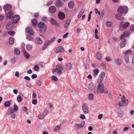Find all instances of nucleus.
<instances>
[{
    "instance_id": "obj_1",
    "label": "nucleus",
    "mask_w": 134,
    "mask_h": 134,
    "mask_svg": "<svg viewBox=\"0 0 134 134\" xmlns=\"http://www.w3.org/2000/svg\"><path fill=\"white\" fill-rule=\"evenodd\" d=\"M121 101H119L116 104L119 106H125L128 104L129 103L128 100L125 99V97L123 95L121 98Z\"/></svg>"
},
{
    "instance_id": "obj_2",
    "label": "nucleus",
    "mask_w": 134,
    "mask_h": 134,
    "mask_svg": "<svg viewBox=\"0 0 134 134\" xmlns=\"http://www.w3.org/2000/svg\"><path fill=\"white\" fill-rule=\"evenodd\" d=\"M121 101H119L116 104L119 106H125L128 104L129 103L128 100L125 99V97L123 95L121 98Z\"/></svg>"
},
{
    "instance_id": "obj_3",
    "label": "nucleus",
    "mask_w": 134,
    "mask_h": 134,
    "mask_svg": "<svg viewBox=\"0 0 134 134\" xmlns=\"http://www.w3.org/2000/svg\"><path fill=\"white\" fill-rule=\"evenodd\" d=\"M38 26L39 28V31L41 33H44L45 32L47 27L46 25L44 23H39L38 24Z\"/></svg>"
},
{
    "instance_id": "obj_4",
    "label": "nucleus",
    "mask_w": 134,
    "mask_h": 134,
    "mask_svg": "<svg viewBox=\"0 0 134 134\" xmlns=\"http://www.w3.org/2000/svg\"><path fill=\"white\" fill-rule=\"evenodd\" d=\"M129 9L126 6H121L120 7L117 9V12L120 14H126Z\"/></svg>"
},
{
    "instance_id": "obj_5",
    "label": "nucleus",
    "mask_w": 134,
    "mask_h": 134,
    "mask_svg": "<svg viewBox=\"0 0 134 134\" xmlns=\"http://www.w3.org/2000/svg\"><path fill=\"white\" fill-rule=\"evenodd\" d=\"M104 85L102 82H100L98 85L97 88V91H96L94 92L95 93H98L99 92L102 93L104 89Z\"/></svg>"
},
{
    "instance_id": "obj_6",
    "label": "nucleus",
    "mask_w": 134,
    "mask_h": 134,
    "mask_svg": "<svg viewBox=\"0 0 134 134\" xmlns=\"http://www.w3.org/2000/svg\"><path fill=\"white\" fill-rule=\"evenodd\" d=\"M56 69L54 70L58 74L60 75L64 69L63 67L61 65H57L56 66Z\"/></svg>"
},
{
    "instance_id": "obj_7",
    "label": "nucleus",
    "mask_w": 134,
    "mask_h": 134,
    "mask_svg": "<svg viewBox=\"0 0 134 134\" xmlns=\"http://www.w3.org/2000/svg\"><path fill=\"white\" fill-rule=\"evenodd\" d=\"M130 24V23L127 22L125 23L124 24H120L119 26V29L120 30H125L126 28L128 27Z\"/></svg>"
},
{
    "instance_id": "obj_8",
    "label": "nucleus",
    "mask_w": 134,
    "mask_h": 134,
    "mask_svg": "<svg viewBox=\"0 0 134 134\" xmlns=\"http://www.w3.org/2000/svg\"><path fill=\"white\" fill-rule=\"evenodd\" d=\"M82 109L83 112L85 114H87L89 113L88 106L86 103H84L82 105Z\"/></svg>"
},
{
    "instance_id": "obj_9",
    "label": "nucleus",
    "mask_w": 134,
    "mask_h": 134,
    "mask_svg": "<svg viewBox=\"0 0 134 134\" xmlns=\"http://www.w3.org/2000/svg\"><path fill=\"white\" fill-rule=\"evenodd\" d=\"M65 51V49L62 46H59L57 47L55 53L57 54L59 53H62Z\"/></svg>"
},
{
    "instance_id": "obj_10",
    "label": "nucleus",
    "mask_w": 134,
    "mask_h": 134,
    "mask_svg": "<svg viewBox=\"0 0 134 134\" xmlns=\"http://www.w3.org/2000/svg\"><path fill=\"white\" fill-rule=\"evenodd\" d=\"M26 32L31 35H32L35 34V32L33 29L30 27L27 28L25 30Z\"/></svg>"
},
{
    "instance_id": "obj_11",
    "label": "nucleus",
    "mask_w": 134,
    "mask_h": 134,
    "mask_svg": "<svg viewBox=\"0 0 134 134\" xmlns=\"http://www.w3.org/2000/svg\"><path fill=\"white\" fill-rule=\"evenodd\" d=\"M54 4L56 7L59 8L63 5V3L61 0H56L54 2Z\"/></svg>"
},
{
    "instance_id": "obj_12",
    "label": "nucleus",
    "mask_w": 134,
    "mask_h": 134,
    "mask_svg": "<svg viewBox=\"0 0 134 134\" xmlns=\"http://www.w3.org/2000/svg\"><path fill=\"white\" fill-rule=\"evenodd\" d=\"M85 124V122L84 121H81L80 124H76V126L79 129L83 128Z\"/></svg>"
},
{
    "instance_id": "obj_13",
    "label": "nucleus",
    "mask_w": 134,
    "mask_h": 134,
    "mask_svg": "<svg viewBox=\"0 0 134 134\" xmlns=\"http://www.w3.org/2000/svg\"><path fill=\"white\" fill-rule=\"evenodd\" d=\"M58 18L60 20H63L65 18V15L63 12H59L58 14Z\"/></svg>"
},
{
    "instance_id": "obj_14",
    "label": "nucleus",
    "mask_w": 134,
    "mask_h": 134,
    "mask_svg": "<svg viewBox=\"0 0 134 134\" xmlns=\"http://www.w3.org/2000/svg\"><path fill=\"white\" fill-rule=\"evenodd\" d=\"M105 73L104 72H102L99 76L98 79V81H99L100 82H101L105 77Z\"/></svg>"
},
{
    "instance_id": "obj_15",
    "label": "nucleus",
    "mask_w": 134,
    "mask_h": 134,
    "mask_svg": "<svg viewBox=\"0 0 134 134\" xmlns=\"http://www.w3.org/2000/svg\"><path fill=\"white\" fill-rule=\"evenodd\" d=\"M116 112L118 113V116L120 117H122L124 115V113L120 109H118L116 110Z\"/></svg>"
},
{
    "instance_id": "obj_16",
    "label": "nucleus",
    "mask_w": 134,
    "mask_h": 134,
    "mask_svg": "<svg viewBox=\"0 0 134 134\" xmlns=\"http://www.w3.org/2000/svg\"><path fill=\"white\" fill-rule=\"evenodd\" d=\"M35 42L36 44H41L43 42V41L40 37L36 38L35 40Z\"/></svg>"
},
{
    "instance_id": "obj_17",
    "label": "nucleus",
    "mask_w": 134,
    "mask_h": 134,
    "mask_svg": "<svg viewBox=\"0 0 134 134\" xmlns=\"http://www.w3.org/2000/svg\"><path fill=\"white\" fill-rule=\"evenodd\" d=\"M14 24L13 22H12V23H11L7 24L6 26L7 29L8 30H12L13 29L14 27Z\"/></svg>"
},
{
    "instance_id": "obj_18",
    "label": "nucleus",
    "mask_w": 134,
    "mask_h": 134,
    "mask_svg": "<svg viewBox=\"0 0 134 134\" xmlns=\"http://www.w3.org/2000/svg\"><path fill=\"white\" fill-rule=\"evenodd\" d=\"M130 32L129 31H125L123 34L120 37V38L121 39L123 38L129 36L130 35Z\"/></svg>"
},
{
    "instance_id": "obj_19",
    "label": "nucleus",
    "mask_w": 134,
    "mask_h": 134,
    "mask_svg": "<svg viewBox=\"0 0 134 134\" xmlns=\"http://www.w3.org/2000/svg\"><path fill=\"white\" fill-rule=\"evenodd\" d=\"M20 19L18 15H15L14 16L12 20L14 24H15Z\"/></svg>"
},
{
    "instance_id": "obj_20",
    "label": "nucleus",
    "mask_w": 134,
    "mask_h": 134,
    "mask_svg": "<svg viewBox=\"0 0 134 134\" xmlns=\"http://www.w3.org/2000/svg\"><path fill=\"white\" fill-rule=\"evenodd\" d=\"M50 12L51 13H55L56 11V8L54 6H51L49 8Z\"/></svg>"
},
{
    "instance_id": "obj_21",
    "label": "nucleus",
    "mask_w": 134,
    "mask_h": 134,
    "mask_svg": "<svg viewBox=\"0 0 134 134\" xmlns=\"http://www.w3.org/2000/svg\"><path fill=\"white\" fill-rule=\"evenodd\" d=\"M12 7V6L9 4H7L4 5L3 7V9L4 10H6L5 13L7 14L8 13V12H7L6 11L10 10Z\"/></svg>"
},
{
    "instance_id": "obj_22",
    "label": "nucleus",
    "mask_w": 134,
    "mask_h": 134,
    "mask_svg": "<svg viewBox=\"0 0 134 134\" xmlns=\"http://www.w3.org/2000/svg\"><path fill=\"white\" fill-rule=\"evenodd\" d=\"M114 61L117 65H120L122 63V61L118 58H115L114 59Z\"/></svg>"
},
{
    "instance_id": "obj_23",
    "label": "nucleus",
    "mask_w": 134,
    "mask_h": 134,
    "mask_svg": "<svg viewBox=\"0 0 134 134\" xmlns=\"http://www.w3.org/2000/svg\"><path fill=\"white\" fill-rule=\"evenodd\" d=\"M115 18L116 19L119 20H122L124 19V18L122 15L118 14H116Z\"/></svg>"
},
{
    "instance_id": "obj_24",
    "label": "nucleus",
    "mask_w": 134,
    "mask_h": 134,
    "mask_svg": "<svg viewBox=\"0 0 134 134\" xmlns=\"http://www.w3.org/2000/svg\"><path fill=\"white\" fill-rule=\"evenodd\" d=\"M87 87L88 89L91 90H93L95 89V86L93 83H91L88 85Z\"/></svg>"
},
{
    "instance_id": "obj_25",
    "label": "nucleus",
    "mask_w": 134,
    "mask_h": 134,
    "mask_svg": "<svg viewBox=\"0 0 134 134\" xmlns=\"http://www.w3.org/2000/svg\"><path fill=\"white\" fill-rule=\"evenodd\" d=\"M126 44V41L125 39H122V41L120 43V45L121 48L124 47Z\"/></svg>"
},
{
    "instance_id": "obj_26",
    "label": "nucleus",
    "mask_w": 134,
    "mask_h": 134,
    "mask_svg": "<svg viewBox=\"0 0 134 134\" xmlns=\"http://www.w3.org/2000/svg\"><path fill=\"white\" fill-rule=\"evenodd\" d=\"M72 64L70 63H69L66 65V67L65 68L67 70H70L72 67Z\"/></svg>"
},
{
    "instance_id": "obj_27",
    "label": "nucleus",
    "mask_w": 134,
    "mask_h": 134,
    "mask_svg": "<svg viewBox=\"0 0 134 134\" xmlns=\"http://www.w3.org/2000/svg\"><path fill=\"white\" fill-rule=\"evenodd\" d=\"M74 5V2L71 1L69 2L68 6L70 9H72L73 8Z\"/></svg>"
},
{
    "instance_id": "obj_28",
    "label": "nucleus",
    "mask_w": 134,
    "mask_h": 134,
    "mask_svg": "<svg viewBox=\"0 0 134 134\" xmlns=\"http://www.w3.org/2000/svg\"><path fill=\"white\" fill-rule=\"evenodd\" d=\"M15 111L13 108H10L8 109L7 114L9 115H10V114L14 113Z\"/></svg>"
},
{
    "instance_id": "obj_29",
    "label": "nucleus",
    "mask_w": 134,
    "mask_h": 134,
    "mask_svg": "<svg viewBox=\"0 0 134 134\" xmlns=\"http://www.w3.org/2000/svg\"><path fill=\"white\" fill-rule=\"evenodd\" d=\"M51 24L53 25H56L57 24V21L53 18L51 19L50 20Z\"/></svg>"
},
{
    "instance_id": "obj_30",
    "label": "nucleus",
    "mask_w": 134,
    "mask_h": 134,
    "mask_svg": "<svg viewBox=\"0 0 134 134\" xmlns=\"http://www.w3.org/2000/svg\"><path fill=\"white\" fill-rule=\"evenodd\" d=\"M32 45L30 44H28L26 46V49L28 51H31L32 50Z\"/></svg>"
},
{
    "instance_id": "obj_31",
    "label": "nucleus",
    "mask_w": 134,
    "mask_h": 134,
    "mask_svg": "<svg viewBox=\"0 0 134 134\" xmlns=\"http://www.w3.org/2000/svg\"><path fill=\"white\" fill-rule=\"evenodd\" d=\"M96 55L97 59L99 60H100L101 59V54L99 52H97Z\"/></svg>"
},
{
    "instance_id": "obj_32",
    "label": "nucleus",
    "mask_w": 134,
    "mask_h": 134,
    "mask_svg": "<svg viewBox=\"0 0 134 134\" xmlns=\"http://www.w3.org/2000/svg\"><path fill=\"white\" fill-rule=\"evenodd\" d=\"M13 12L12 11H10L7 15V18L10 19L13 16Z\"/></svg>"
},
{
    "instance_id": "obj_33",
    "label": "nucleus",
    "mask_w": 134,
    "mask_h": 134,
    "mask_svg": "<svg viewBox=\"0 0 134 134\" xmlns=\"http://www.w3.org/2000/svg\"><path fill=\"white\" fill-rule=\"evenodd\" d=\"M46 116L43 113L42 114H40L38 115V116L39 119L40 120L43 119Z\"/></svg>"
},
{
    "instance_id": "obj_34",
    "label": "nucleus",
    "mask_w": 134,
    "mask_h": 134,
    "mask_svg": "<svg viewBox=\"0 0 134 134\" xmlns=\"http://www.w3.org/2000/svg\"><path fill=\"white\" fill-rule=\"evenodd\" d=\"M50 44V43H49V42H48V41H46L45 42L44 44V45L42 49L43 50H44L46 47Z\"/></svg>"
},
{
    "instance_id": "obj_35",
    "label": "nucleus",
    "mask_w": 134,
    "mask_h": 134,
    "mask_svg": "<svg viewBox=\"0 0 134 134\" xmlns=\"http://www.w3.org/2000/svg\"><path fill=\"white\" fill-rule=\"evenodd\" d=\"M32 25L34 26H36L37 25V20L36 19H34L32 20Z\"/></svg>"
},
{
    "instance_id": "obj_36",
    "label": "nucleus",
    "mask_w": 134,
    "mask_h": 134,
    "mask_svg": "<svg viewBox=\"0 0 134 134\" xmlns=\"http://www.w3.org/2000/svg\"><path fill=\"white\" fill-rule=\"evenodd\" d=\"M113 24V23L111 21H107L106 23V25L108 27L111 26Z\"/></svg>"
},
{
    "instance_id": "obj_37",
    "label": "nucleus",
    "mask_w": 134,
    "mask_h": 134,
    "mask_svg": "<svg viewBox=\"0 0 134 134\" xmlns=\"http://www.w3.org/2000/svg\"><path fill=\"white\" fill-rule=\"evenodd\" d=\"M9 43L11 44H13L14 42V38L13 37H10L9 39Z\"/></svg>"
},
{
    "instance_id": "obj_38",
    "label": "nucleus",
    "mask_w": 134,
    "mask_h": 134,
    "mask_svg": "<svg viewBox=\"0 0 134 134\" xmlns=\"http://www.w3.org/2000/svg\"><path fill=\"white\" fill-rule=\"evenodd\" d=\"M124 59L125 62L127 63H128L129 62V56L128 55H125Z\"/></svg>"
},
{
    "instance_id": "obj_39",
    "label": "nucleus",
    "mask_w": 134,
    "mask_h": 134,
    "mask_svg": "<svg viewBox=\"0 0 134 134\" xmlns=\"http://www.w3.org/2000/svg\"><path fill=\"white\" fill-rule=\"evenodd\" d=\"M99 72V71L98 69H96L93 70V72L95 74V75H94L95 77L97 76Z\"/></svg>"
},
{
    "instance_id": "obj_40",
    "label": "nucleus",
    "mask_w": 134,
    "mask_h": 134,
    "mask_svg": "<svg viewBox=\"0 0 134 134\" xmlns=\"http://www.w3.org/2000/svg\"><path fill=\"white\" fill-rule=\"evenodd\" d=\"M93 94L92 93H90L88 95V99L92 100H93Z\"/></svg>"
},
{
    "instance_id": "obj_41",
    "label": "nucleus",
    "mask_w": 134,
    "mask_h": 134,
    "mask_svg": "<svg viewBox=\"0 0 134 134\" xmlns=\"http://www.w3.org/2000/svg\"><path fill=\"white\" fill-rule=\"evenodd\" d=\"M34 69L36 71H38L39 69V66L38 65L36 64L34 67Z\"/></svg>"
},
{
    "instance_id": "obj_42",
    "label": "nucleus",
    "mask_w": 134,
    "mask_h": 134,
    "mask_svg": "<svg viewBox=\"0 0 134 134\" xmlns=\"http://www.w3.org/2000/svg\"><path fill=\"white\" fill-rule=\"evenodd\" d=\"M15 54L17 55H19L20 53V52L19 49L17 48H15L14 50Z\"/></svg>"
},
{
    "instance_id": "obj_43",
    "label": "nucleus",
    "mask_w": 134,
    "mask_h": 134,
    "mask_svg": "<svg viewBox=\"0 0 134 134\" xmlns=\"http://www.w3.org/2000/svg\"><path fill=\"white\" fill-rule=\"evenodd\" d=\"M60 126L59 125L55 127L54 131L55 132H57L60 129Z\"/></svg>"
},
{
    "instance_id": "obj_44",
    "label": "nucleus",
    "mask_w": 134,
    "mask_h": 134,
    "mask_svg": "<svg viewBox=\"0 0 134 134\" xmlns=\"http://www.w3.org/2000/svg\"><path fill=\"white\" fill-rule=\"evenodd\" d=\"M100 66L103 69H106V66L105 65V64L104 63H102Z\"/></svg>"
},
{
    "instance_id": "obj_45",
    "label": "nucleus",
    "mask_w": 134,
    "mask_h": 134,
    "mask_svg": "<svg viewBox=\"0 0 134 134\" xmlns=\"http://www.w3.org/2000/svg\"><path fill=\"white\" fill-rule=\"evenodd\" d=\"M10 103L9 101H6L4 103V105L6 107H8L9 106Z\"/></svg>"
},
{
    "instance_id": "obj_46",
    "label": "nucleus",
    "mask_w": 134,
    "mask_h": 134,
    "mask_svg": "<svg viewBox=\"0 0 134 134\" xmlns=\"http://www.w3.org/2000/svg\"><path fill=\"white\" fill-rule=\"evenodd\" d=\"M26 38L27 40L30 41H32L34 40L33 38L29 36H27Z\"/></svg>"
},
{
    "instance_id": "obj_47",
    "label": "nucleus",
    "mask_w": 134,
    "mask_h": 134,
    "mask_svg": "<svg viewBox=\"0 0 134 134\" xmlns=\"http://www.w3.org/2000/svg\"><path fill=\"white\" fill-rule=\"evenodd\" d=\"M104 14V9L101 12V15L100 16V18L102 19Z\"/></svg>"
},
{
    "instance_id": "obj_48",
    "label": "nucleus",
    "mask_w": 134,
    "mask_h": 134,
    "mask_svg": "<svg viewBox=\"0 0 134 134\" xmlns=\"http://www.w3.org/2000/svg\"><path fill=\"white\" fill-rule=\"evenodd\" d=\"M132 52V51L131 49H129L125 53V55H126L127 54H130Z\"/></svg>"
},
{
    "instance_id": "obj_49",
    "label": "nucleus",
    "mask_w": 134,
    "mask_h": 134,
    "mask_svg": "<svg viewBox=\"0 0 134 134\" xmlns=\"http://www.w3.org/2000/svg\"><path fill=\"white\" fill-rule=\"evenodd\" d=\"M17 100L18 102H20L22 100L21 97L20 95H19L17 98Z\"/></svg>"
},
{
    "instance_id": "obj_50",
    "label": "nucleus",
    "mask_w": 134,
    "mask_h": 134,
    "mask_svg": "<svg viewBox=\"0 0 134 134\" xmlns=\"http://www.w3.org/2000/svg\"><path fill=\"white\" fill-rule=\"evenodd\" d=\"M42 20L43 21L45 22H47L48 21V19L47 17L44 16L42 18Z\"/></svg>"
},
{
    "instance_id": "obj_51",
    "label": "nucleus",
    "mask_w": 134,
    "mask_h": 134,
    "mask_svg": "<svg viewBox=\"0 0 134 134\" xmlns=\"http://www.w3.org/2000/svg\"><path fill=\"white\" fill-rule=\"evenodd\" d=\"M55 37H53L52 38L51 40H48L49 43L51 44L53 42L55 39Z\"/></svg>"
},
{
    "instance_id": "obj_52",
    "label": "nucleus",
    "mask_w": 134,
    "mask_h": 134,
    "mask_svg": "<svg viewBox=\"0 0 134 134\" xmlns=\"http://www.w3.org/2000/svg\"><path fill=\"white\" fill-rule=\"evenodd\" d=\"M24 54L25 57L26 58L28 59L29 58L30 55L28 53H27L26 52L24 53Z\"/></svg>"
},
{
    "instance_id": "obj_53",
    "label": "nucleus",
    "mask_w": 134,
    "mask_h": 134,
    "mask_svg": "<svg viewBox=\"0 0 134 134\" xmlns=\"http://www.w3.org/2000/svg\"><path fill=\"white\" fill-rule=\"evenodd\" d=\"M84 11L85 9H82L79 12V14L82 16L84 12Z\"/></svg>"
},
{
    "instance_id": "obj_54",
    "label": "nucleus",
    "mask_w": 134,
    "mask_h": 134,
    "mask_svg": "<svg viewBox=\"0 0 134 134\" xmlns=\"http://www.w3.org/2000/svg\"><path fill=\"white\" fill-rule=\"evenodd\" d=\"M80 118L82 120L85 119L86 118L84 114H81L80 116Z\"/></svg>"
},
{
    "instance_id": "obj_55",
    "label": "nucleus",
    "mask_w": 134,
    "mask_h": 134,
    "mask_svg": "<svg viewBox=\"0 0 134 134\" xmlns=\"http://www.w3.org/2000/svg\"><path fill=\"white\" fill-rule=\"evenodd\" d=\"M52 78L53 80L54 81H57L58 80V79L57 77L55 76H52Z\"/></svg>"
},
{
    "instance_id": "obj_56",
    "label": "nucleus",
    "mask_w": 134,
    "mask_h": 134,
    "mask_svg": "<svg viewBox=\"0 0 134 134\" xmlns=\"http://www.w3.org/2000/svg\"><path fill=\"white\" fill-rule=\"evenodd\" d=\"M130 30L131 31L134 32V25H131L130 27Z\"/></svg>"
},
{
    "instance_id": "obj_57",
    "label": "nucleus",
    "mask_w": 134,
    "mask_h": 134,
    "mask_svg": "<svg viewBox=\"0 0 134 134\" xmlns=\"http://www.w3.org/2000/svg\"><path fill=\"white\" fill-rule=\"evenodd\" d=\"M14 107V110L16 111L18 110V107L17 105L15 103L13 105Z\"/></svg>"
},
{
    "instance_id": "obj_58",
    "label": "nucleus",
    "mask_w": 134,
    "mask_h": 134,
    "mask_svg": "<svg viewBox=\"0 0 134 134\" xmlns=\"http://www.w3.org/2000/svg\"><path fill=\"white\" fill-rule=\"evenodd\" d=\"M8 33L9 35L12 36L15 34V33L13 31H11L8 32Z\"/></svg>"
},
{
    "instance_id": "obj_59",
    "label": "nucleus",
    "mask_w": 134,
    "mask_h": 134,
    "mask_svg": "<svg viewBox=\"0 0 134 134\" xmlns=\"http://www.w3.org/2000/svg\"><path fill=\"white\" fill-rule=\"evenodd\" d=\"M16 59L15 57H13L11 60L12 62L13 63H14L16 62Z\"/></svg>"
},
{
    "instance_id": "obj_60",
    "label": "nucleus",
    "mask_w": 134,
    "mask_h": 134,
    "mask_svg": "<svg viewBox=\"0 0 134 134\" xmlns=\"http://www.w3.org/2000/svg\"><path fill=\"white\" fill-rule=\"evenodd\" d=\"M105 59L107 62H109L112 60V59L109 57H106Z\"/></svg>"
},
{
    "instance_id": "obj_61",
    "label": "nucleus",
    "mask_w": 134,
    "mask_h": 134,
    "mask_svg": "<svg viewBox=\"0 0 134 134\" xmlns=\"http://www.w3.org/2000/svg\"><path fill=\"white\" fill-rule=\"evenodd\" d=\"M37 85L39 86H41V81L39 80H37Z\"/></svg>"
},
{
    "instance_id": "obj_62",
    "label": "nucleus",
    "mask_w": 134,
    "mask_h": 134,
    "mask_svg": "<svg viewBox=\"0 0 134 134\" xmlns=\"http://www.w3.org/2000/svg\"><path fill=\"white\" fill-rule=\"evenodd\" d=\"M48 110L45 109L44 110V112L43 113L44 114V115L46 116L48 112Z\"/></svg>"
},
{
    "instance_id": "obj_63",
    "label": "nucleus",
    "mask_w": 134,
    "mask_h": 134,
    "mask_svg": "<svg viewBox=\"0 0 134 134\" xmlns=\"http://www.w3.org/2000/svg\"><path fill=\"white\" fill-rule=\"evenodd\" d=\"M53 2L52 1H50L48 2L47 4V5L48 6H49L51 4H52Z\"/></svg>"
},
{
    "instance_id": "obj_64",
    "label": "nucleus",
    "mask_w": 134,
    "mask_h": 134,
    "mask_svg": "<svg viewBox=\"0 0 134 134\" xmlns=\"http://www.w3.org/2000/svg\"><path fill=\"white\" fill-rule=\"evenodd\" d=\"M95 11L96 12V14H98L99 15H100V12L98 10L97 8H96L95 9Z\"/></svg>"
}]
</instances>
